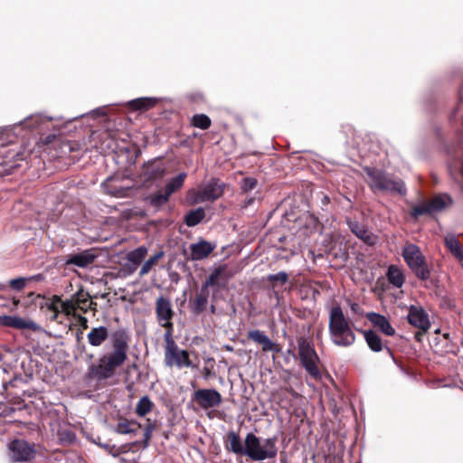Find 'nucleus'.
Listing matches in <instances>:
<instances>
[{
    "label": "nucleus",
    "mask_w": 463,
    "mask_h": 463,
    "mask_svg": "<svg viewBox=\"0 0 463 463\" xmlns=\"http://www.w3.org/2000/svg\"><path fill=\"white\" fill-rule=\"evenodd\" d=\"M424 334V332L422 331H420V332H417L414 335V338L417 342H420L421 341V336L422 335Z\"/></svg>",
    "instance_id": "5fc2aeb1"
},
{
    "label": "nucleus",
    "mask_w": 463,
    "mask_h": 463,
    "mask_svg": "<svg viewBox=\"0 0 463 463\" xmlns=\"http://www.w3.org/2000/svg\"><path fill=\"white\" fill-rule=\"evenodd\" d=\"M248 340L254 342L261 346L264 353L274 352L279 353L280 347L278 344L274 343L269 337L259 329L250 330L247 334Z\"/></svg>",
    "instance_id": "9b49d317"
},
{
    "label": "nucleus",
    "mask_w": 463,
    "mask_h": 463,
    "mask_svg": "<svg viewBox=\"0 0 463 463\" xmlns=\"http://www.w3.org/2000/svg\"><path fill=\"white\" fill-rule=\"evenodd\" d=\"M186 178L185 173H180L175 177L172 178L165 185V192L171 196L172 194L180 190Z\"/></svg>",
    "instance_id": "7c9ffc66"
},
{
    "label": "nucleus",
    "mask_w": 463,
    "mask_h": 463,
    "mask_svg": "<svg viewBox=\"0 0 463 463\" xmlns=\"http://www.w3.org/2000/svg\"><path fill=\"white\" fill-rule=\"evenodd\" d=\"M10 458L14 462H29L36 455L34 446L24 439H14L9 444Z\"/></svg>",
    "instance_id": "6e6552de"
},
{
    "label": "nucleus",
    "mask_w": 463,
    "mask_h": 463,
    "mask_svg": "<svg viewBox=\"0 0 463 463\" xmlns=\"http://www.w3.org/2000/svg\"><path fill=\"white\" fill-rule=\"evenodd\" d=\"M224 192V183L220 179L212 178L200 191L202 201H214L221 197Z\"/></svg>",
    "instance_id": "f8f14e48"
},
{
    "label": "nucleus",
    "mask_w": 463,
    "mask_h": 463,
    "mask_svg": "<svg viewBox=\"0 0 463 463\" xmlns=\"http://www.w3.org/2000/svg\"><path fill=\"white\" fill-rule=\"evenodd\" d=\"M60 304H61V312L64 313L66 316H71V315L75 316L74 312L77 309H76V306H75L72 296L69 299H66L64 301L61 300V302H60Z\"/></svg>",
    "instance_id": "79ce46f5"
},
{
    "label": "nucleus",
    "mask_w": 463,
    "mask_h": 463,
    "mask_svg": "<svg viewBox=\"0 0 463 463\" xmlns=\"http://www.w3.org/2000/svg\"><path fill=\"white\" fill-rule=\"evenodd\" d=\"M352 232L367 245L373 246L377 241V236L372 233L364 224L358 222L348 221Z\"/></svg>",
    "instance_id": "f3484780"
},
{
    "label": "nucleus",
    "mask_w": 463,
    "mask_h": 463,
    "mask_svg": "<svg viewBox=\"0 0 463 463\" xmlns=\"http://www.w3.org/2000/svg\"><path fill=\"white\" fill-rule=\"evenodd\" d=\"M6 288L5 285H0V289H5Z\"/></svg>",
    "instance_id": "338daca9"
},
{
    "label": "nucleus",
    "mask_w": 463,
    "mask_h": 463,
    "mask_svg": "<svg viewBox=\"0 0 463 463\" xmlns=\"http://www.w3.org/2000/svg\"><path fill=\"white\" fill-rule=\"evenodd\" d=\"M163 251H159L156 253L154 256L150 257L147 260H146L141 267L139 276L143 277L146 274H147L152 269V267L156 265L158 262V260L163 257Z\"/></svg>",
    "instance_id": "ea45409f"
},
{
    "label": "nucleus",
    "mask_w": 463,
    "mask_h": 463,
    "mask_svg": "<svg viewBox=\"0 0 463 463\" xmlns=\"http://www.w3.org/2000/svg\"><path fill=\"white\" fill-rule=\"evenodd\" d=\"M110 336L112 351L102 354L98 363L88 366L84 378L99 382L113 377L117 370L128 359L130 335L124 328H119L109 335V328L104 326L93 327L87 335L89 344L94 347L101 346Z\"/></svg>",
    "instance_id": "f257e3e1"
},
{
    "label": "nucleus",
    "mask_w": 463,
    "mask_h": 463,
    "mask_svg": "<svg viewBox=\"0 0 463 463\" xmlns=\"http://www.w3.org/2000/svg\"><path fill=\"white\" fill-rule=\"evenodd\" d=\"M366 317L374 326L378 327L383 334L389 336L395 335V329L384 316L371 312L366 315Z\"/></svg>",
    "instance_id": "a211bd4d"
},
{
    "label": "nucleus",
    "mask_w": 463,
    "mask_h": 463,
    "mask_svg": "<svg viewBox=\"0 0 463 463\" xmlns=\"http://www.w3.org/2000/svg\"><path fill=\"white\" fill-rule=\"evenodd\" d=\"M364 336V340L369 348L373 352H381L383 349V345L381 337L373 330H360Z\"/></svg>",
    "instance_id": "b1692460"
},
{
    "label": "nucleus",
    "mask_w": 463,
    "mask_h": 463,
    "mask_svg": "<svg viewBox=\"0 0 463 463\" xmlns=\"http://www.w3.org/2000/svg\"><path fill=\"white\" fill-rule=\"evenodd\" d=\"M193 402L203 410H208L220 406L222 398L215 389H198L193 394Z\"/></svg>",
    "instance_id": "1a4fd4ad"
},
{
    "label": "nucleus",
    "mask_w": 463,
    "mask_h": 463,
    "mask_svg": "<svg viewBox=\"0 0 463 463\" xmlns=\"http://www.w3.org/2000/svg\"><path fill=\"white\" fill-rule=\"evenodd\" d=\"M215 249V245L211 242L201 240L197 243H193L190 246L192 260H200L207 258Z\"/></svg>",
    "instance_id": "dca6fc26"
},
{
    "label": "nucleus",
    "mask_w": 463,
    "mask_h": 463,
    "mask_svg": "<svg viewBox=\"0 0 463 463\" xmlns=\"http://www.w3.org/2000/svg\"><path fill=\"white\" fill-rule=\"evenodd\" d=\"M364 171L367 175V184L373 192H383L391 194H399L403 195L406 194V187L403 181L394 177L386 171L371 166L364 167Z\"/></svg>",
    "instance_id": "7ed1b4c3"
},
{
    "label": "nucleus",
    "mask_w": 463,
    "mask_h": 463,
    "mask_svg": "<svg viewBox=\"0 0 463 463\" xmlns=\"http://www.w3.org/2000/svg\"><path fill=\"white\" fill-rule=\"evenodd\" d=\"M87 357H88L89 359H92V358H93V354H87Z\"/></svg>",
    "instance_id": "0e129e2a"
},
{
    "label": "nucleus",
    "mask_w": 463,
    "mask_h": 463,
    "mask_svg": "<svg viewBox=\"0 0 463 463\" xmlns=\"http://www.w3.org/2000/svg\"><path fill=\"white\" fill-rule=\"evenodd\" d=\"M225 267L219 266L214 269L209 275L203 287L209 289L210 287L217 288V289L224 288L226 285V279L224 278Z\"/></svg>",
    "instance_id": "aec40b11"
},
{
    "label": "nucleus",
    "mask_w": 463,
    "mask_h": 463,
    "mask_svg": "<svg viewBox=\"0 0 463 463\" xmlns=\"http://www.w3.org/2000/svg\"><path fill=\"white\" fill-rule=\"evenodd\" d=\"M191 125L194 128L206 130L211 127L212 120L205 114H195L191 118Z\"/></svg>",
    "instance_id": "e433bc0d"
},
{
    "label": "nucleus",
    "mask_w": 463,
    "mask_h": 463,
    "mask_svg": "<svg viewBox=\"0 0 463 463\" xmlns=\"http://www.w3.org/2000/svg\"><path fill=\"white\" fill-rule=\"evenodd\" d=\"M141 425L135 420L120 419L116 426V431L119 434H136Z\"/></svg>",
    "instance_id": "bb28decb"
},
{
    "label": "nucleus",
    "mask_w": 463,
    "mask_h": 463,
    "mask_svg": "<svg viewBox=\"0 0 463 463\" xmlns=\"http://www.w3.org/2000/svg\"><path fill=\"white\" fill-rule=\"evenodd\" d=\"M128 273H133L136 269H133V264L131 266L127 267Z\"/></svg>",
    "instance_id": "4d7b16f0"
},
{
    "label": "nucleus",
    "mask_w": 463,
    "mask_h": 463,
    "mask_svg": "<svg viewBox=\"0 0 463 463\" xmlns=\"http://www.w3.org/2000/svg\"><path fill=\"white\" fill-rule=\"evenodd\" d=\"M164 340L165 343V362L166 360H170V357H175L177 352L180 350L178 345H176L173 336H170L168 333L166 335H164Z\"/></svg>",
    "instance_id": "f704fd0d"
},
{
    "label": "nucleus",
    "mask_w": 463,
    "mask_h": 463,
    "mask_svg": "<svg viewBox=\"0 0 463 463\" xmlns=\"http://www.w3.org/2000/svg\"><path fill=\"white\" fill-rule=\"evenodd\" d=\"M59 437L61 441L68 442L70 444L73 443L76 439L75 433L70 430L60 431Z\"/></svg>",
    "instance_id": "a18cd8bd"
},
{
    "label": "nucleus",
    "mask_w": 463,
    "mask_h": 463,
    "mask_svg": "<svg viewBox=\"0 0 463 463\" xmlns=\"http://www.w3.org/2000/svg\"><path fill=\"white\" fill-rule=\"evenodd\" d=\"M165 364L170 367L174 365L179 368L183 366H192V361L190 360L189 353L186 350H179L175 357H170V360H166Z\"/></svg>",
    "instance_id": "393cba45"
},
{
    "label": "nucleus",
    "mask_w": 463,
    "mask_h": 463,
    "mask_svg": "<svg viewBox=\"0 0 463 463\" xmlns=\"http://www.w3.org/2000/svg\"><path fill=\"white\" fill-rule=\"evenodd\" d=\"M12 301H13V306L14 307L12 308V310L17 308V307L19 306L20 304V299L16 298H12Z\"/></svg>",
    "instance_id": "603ef678"
},
{
    "label": "nucleus",
    "mask_w": 463,
    "mask_h": 463,
    "mask_svg": "<svg viewBox=\"0 0 463 463\" xmlns=\"http://www.w3.org/2000/svg\"><path fill=\"white\" fill-rule=\"evenodd\" d=\"M277 438L265 439L263 442L252 432L246 435L244 455L253 461L275 458L278 454Z\"/></svg>",
    "instance_id": "20e7f679"
},
{
    "label": "nucleus",
    "mask_w": 463,
    "mask_h": 463,
    "mask_svg": "<svg viewBox=\"0 0 463 463\" xmlns=\"http://www.w3.org/2000/svg\"><path fill=\"white\" fill-rule=\"evenodd\" d=\"M386 277L388 281L395 288H402L405 282L402 271L396 265L389 266Z\"/></svg>",
    "instance_id": "a878e982"
},
{
    "label": "nucleus",
    "mask_w": 463,
    "mask_h": 463,
    "mask_svg": "<svg viewBox=\"0 0 463 463\" xmlns=\"http://www.w3.org/2000/svg\"><path fill=\"white\" fill-rule=\"evenodd\" d=\"M43 279V277L42 274H38V275H35V276H33L30 278L19 277V278L13 279L9 280L8 286L13 290L21 291L24 288L27 281H32V280L39 281Z\"/></svg>",
    "instance_id": "2f4dec72"
},
{
    "label": "nucleus",
    "mask_w": 463,
    "mask_h": 463,
    "mask_svg": "<svg viewBox=\"0 0 463 463\" xmlns=\"http://www.w3.org/2000/svg\"><path fill=\"white\" fill-rule=\"evenodd\" d=\"M208 298L209 289L202 286L200 291L197 292L189 301L190 311L193 315L199 316L206 310L208 305Z\"/></svg>",
    "instance_id": "ddd939ff"
},
{
    "label": "nucleus",
    "mask_w": 463,
    "mask_h": 463,
    "mask_svg": "<svg viewBox=\"0 0 463 463\" xmlns=\"http://www.w3.org/2000/svg\"><path fill=\"white\" fill-rule=\"evenodd\" d=\"M97 255L92 250H85L77 254H71L65 261L66 266L74 265L79 268H86L91 265L96 260Z\"/></svg>",
    "instance_id": "2eb2a0df"
},
{
    "label": "nucleus",
    "mask_w": 463,
    "mask_h": 463,
    "mask_svg": "<svg viewBox=\"0 0 463 463\" xmlns=\"http://www.w3.org/2000/svg\"><path fill=\"white\" fill-rule=\"evenodd\" d=\"M39 123V118L34 117H30L25 118V120L22 123L25 128H35Z\"/></svg>",
    "instance_id": "09e8293b"
},
{
    "label": "nucleus",
    "mask_w": 463,
    "mask_h": 463,
    "mask_svg": "<svg viewBox=\"0 0 463 463\" xmlns=\"http://www.w3.org/2000/svg\"><path fill=\"white\" fill-rule=\"evenodd\" d=\"M255 201L254 197H250L248 199H245V201L241 203V208H247L249 205L252 204Z\"/></svg>",
    "instance_id": "3c124183"
},
{
    "label": "nucleus",
    "mask_w": 463,
    "mask_h": 463,
    "mask_svg": "<svg viewBox=\"0 0 463 463\" xmlns=\"http://www.w3.org/2000/svg\"><path fill=\"white\" fill-rule=\"evenodd\" d=\"M205 217V211L203 207L190 210L184 216V222L188 227L199 224Z\"/></svg>",
    "instance_id": "cd10ccee"
},
{
    "label": "nucleus",
    "mask_w": 463,
    "mask_h": 463,
    "mask_svg": "<svg viewBox=\"0 0 463 463\" xmlns=\"http://www.w3.org/2000/svg\"><path fill=\"white\" fill-rule=\"evenodd\" d=\"M165 174V166L160 158L145 162L138 174V179L143 184L162 179Z\"/></svg>",
    "instance_id": "0eeeda50"
},
{
    "label": "nucleus",
    "mask_w": 463,
    "mask_h": 463,
    "mask_svg": "<svg viewBox=\"0 0 463 463\" xmlns=\"http://www.w3.org/2000/svg\"><path fill=\"white\" fill-rule=\"evenodd\" d=\"M356 307H358V305H357V304H355V303H354V304H353V305H352V307H351V308H352V310H353V311H356Z\"/></svg>",
    "instance_id": "bf43d9fd"
},
{
    "label": "nucleus",
    "mask_w": 463,
    "mask_h": 463,
    "mask_svg": "<svg viewBox=\"0 0 463 463\" xmlns=\"http://www.w3.org/2000/svg\"><path fill=\"white\" fill-rule=\"evenodd\" d=\"M266 279L274 288L278 283L285 285L288 281V275L285 271H280L277 274L268 275Z\"/></svg>",
    "instance_id": "a19ab883"
},
{
    "label": "nucleus",
    "mask_w": 463,
    "mask_h": 463,
    "mask_svg": "<svg viewBox=\"0 0 463 463\" xmlns=\"http://www.w3.org/2000/svg\"><path fill=\"white\" fill-rule=\"evenodd\" d=\"M77 319H78V322L80 323V327L85 330V329H88L89 328V321L87 319V317L81 316V315H79L77 317Z\"/></svg>",
    "instance_id": "8fccbe9b"
},
{
    "label": "nucleus",
    "mask_w": 463,
    "mask_h": 463,
    "mask_svg": "<svg viewBox=\"0 0 463 463\" xmlns=\"http://www.w3.org/2000/svg\"><path fill=\"white\" fill-rule=\"evenodd\" d=\"M444 337H445L446 339H449V334H448V333H447V334H444Z\"/></svg>",
    "instance_id": "69168bd1"
},
{
    "label": "nucleus",
    "mask_w": 463,
    "mask_h": 463,
    "mask_svg": "<svg viewBox=\"0 0 463 463\" xmlns=\"http://www.w3.org/2000/svg\"><path fill=\"white\" fill-rule=\"evenodd\" d=\"M164 340L165 343V362L166 360H170V357H175L177 352L180 350L178 345H176L173 336H170L168 333L166 335H164Z\"/></svg>",
    "instance_id": "c9c22d12"
},
{
    "label": "nucleus",
    "mask_w": 463,
    "mask_h": 463,
    "mask_svg": "<svg viewBox=\"0 0 463 463\" xmlns=\"http://www.w3.org/2000/svg\"><path fill=\"white\" fill-rule=\"evenodd\" d=\"M82 331L80 329L76 332V340L78 343H80L82 340Z\"/></svg>",
    "instance_id": "864d4df0"
},
{
    "label": "nucleus",
    "mask_w": 463,
    "mask_h": 463,
    "mask_svg": "<svg viewBox=\"0 0 463 463\" xmlns=\"http://www.w3.org/2000/svg\"><path fill=\"white\" fill-rule=\"evenodd\" d=\"M402 257L412 273L421 281L430 277V269L420 249L412 243L406 244L402 250Z\"/></svg>",
    "instance_id": "423d86ee"
},
{
    "label": "nucleus",
    "mask_w": 463,
    "mask_h": 463,
    "mask_svg": "<svg viewBox=\"0 0 463 463\" xmlns=\"http://www.w3.org/2000/svg\"><path fill=\"white\" fill-rule=\"evenodd\" d=\"M328 331L332 342L337 346L348 347L356 340L352 324L339 305L333 306L330 309Z\"/></svg>",
    "instance_id": "f03ea898"
},
{
    "label": "nucleus",
    "mask_w": 463,
    "mask_h": 463,
    "mask_svg": "<svg viewBox=\"0 0 463 463\" xmlns=\"http://www.w3.org/2000/svg\"><path fill=\"white\" fill-rule=\"evenodd\" d=\"M147 250L141 246L128 254V260L133 264V269H137L142 260L145 259Z\"/></svg>",
    "instance_id": "473e14b6"
},
{
    "label": "nucleus",
    "mask_w": 463,
    "mask_h": 463,
    "mask_svg": "<svg viewBox=\"0 0 463 463\" xmlns=\"http://www.w3.org/2000/svg\"><path fill=\"white\" fill-rule=\"evenodd\" d=\"M60 302H61V298L60 296L53 295L52 298H51V302L45 304L47 309L53 312V320H55L58 317V315L61 312L58 307V304H60Z\"/></svg>",
    "instance_id": "c03bdc74"
},
{
    "label": "nucleus",
    "mask_w": 463,
    "mask_h": 463,
    "mask_svg": "<svg viewBox=\"0 0 463 463\" xmlns=\"http://www.w3.org/2000/svg\"><path fill=\"white\" fill-rule=\"evenodd\" d=\"M76 309H80L83 313H87L89 309L92 308V305L97 304L90 300V295L80 288L76 293L72 295Z\"/></svg>",
    "instance_id": "4be33fe9"
},
{
    "label": "nucleus",
    "mask_w": 463,
    "mask_h": 463,
    "mask_svg": "<svg viewBox=\"0 0 463 463\" xmlns=\"http://www.w3.org/2000/svg\"><path fill=\"white\" fill-rule=\"evenodd\" d=\"M153 405L148 396H143L137 403L136 413L140 417H144L151 411Z\"/></svg>",
    "instance_id": "4c0bfd02"
},
{
    "label": "nucleus",
    "mask_w": 463,
    "mask_h": 463,
    "mask_svg": "<svg viewBox=\"0 0 463 463\" xmlns=\"http://www.w3.org/2000/svg\"><path fill=\"white\" fill-rule=\"evenodd\" d=\"M258 180L254 177H245L240 183V188L242 193H248L256 188Z\"/></svg>",
    "instance_id": "37998d69"
},
{
    "label": "nucleus",
    "mask_w": 463,
    "mask_h": 463,
    "mask_svg": "<svg viewBox=\"0 0 463 463\" xmlns=\"http://www.w3.org/2000/svg\"><path fill=\"white\" fill-rule=\"evenodd\" d=\"M407 319L410 325L424 333L430 327L429 315L422 307L411 305L409 307Z\"/></svg>",
    "instance_id": "9d476101"
},
{
    "label": "nucleus",
    "mask_w": 463,
    "mask_h": 463,
    "mask_svg": "<svg viewBox=\"0 0 463 463\" xmlns=\"http://www.w3.org/2000/svg\"><path fill=\"white\" fill-rule=\"evenodd\" d=\"M57 139V136L55 134H49L46 136H42L40 137V143L43 146L52 144Z\"/></svg>",
    "instance_id": "de8ad7c7"
},
{
    "label": "nucleus",
    "mask_w": 463,
    "mask_h": 463,
    "mask_svg": "<svg viewBox=\"0 0 463 463\" xmlns=\"http://www.w3.org/2000/svg\"><path fill=\"white\" fill-rule=\"evenodd\" d=\"M429 202L431 213H437L441 212L445 210L446 208L449 207L453 200L452 198L447 194H440L435 195L432 199H430Z\"/></svg>",
    "instance_id": "5701e85b"
},
{
    "label": "nucleus",
    "mask_w": 463,
    "mask_h": 463,
    "mask_svg": "<svg viewBox=\"0 0 463 463\" xmlns=\"http://www.w3.org/2000/svg\"><path fill=\"white\" fill-rule=\"evenodd\" d=\"M150 427H147L146 430V433H145V437H146V439H150Z\"/></svg>",
    "instance_id": "6e6d98bb"
},
{
    "label": "nucleus",
    "mask_w": 463,
    "mask_h": 463,
    "mask_svg": "<svg viewBox=\"0 0 463 463\" xmlns=\"http://www.w3.org/2000/svg\"><path fill=\"white\" fill-rule=\"evenodd\" d=\"M445 246L449 250L451 254L458 260L463 256V248L459 242V241L454 237L453 235H449L445 237Z\"/></svg>",
    "instance_id": "c85d7f7f"
},
{
    "label": "nucleus",
    "mask_w": 463,
    "mask_h": 463,
    "mask_svg": "<svg viewBox=\"0 0 463 463\" xmlns=\"http://www.w3.org/2000/svg\"><path fill=\"white\" fill-rule=\"evenodd\" d=\"M210 309H211V313L214 314L215 310H216V307H215L214 305H211Z\"/></svg>",
    "instance_id": "13d9d810"
},
{
    "label": "nucleus",
    "mask_w": 463,
    "mask_h": 463,
    "mask_svg": "<svg viewBox=\"0 0 463 463\" xmlns=\"http://www.w3.org/2000/svg\"><path fill=\"white\" fill-rule=\"evenodd\" d=\"M110 193H111V194H115V195H118V191H115V192H114V191H111Z\"/></svg>",
    "instance_id": "774afa93"
},
{
    "label": "nucleus",
    "mask_w": 463,
    "mask_h": 463,
    "mask_svg": "<svg viewBox=\"0 0 463 463\" xmlns=\"http://www.w3.org/2000/svg\"><path fill=\"white\" fill-rule=\"evenodd\" d=\"M162 327L165 328V332L164 335H166L168 333L170 334V336H173V331H174V324L172 320H163L162 323H158Z\"/></svg>",
    "instance_id": "49530a36"
},
{
    "label": "nucleus",
    "mask_w": 463,
    "mask_h": 463,
    "mask_svg": "<svg viewBox=\"0 0 463 463\" xmlns=\"http://www.w3.org/2000/svg\"><path fill=\"white\" fill-rule=\"evenodd\" d=\"M224 447L228 451L234 454L244 455L243 449L245 448V444H242L240 435L233 430L226 434L224 438Z\"/></svg>",
    "instance_id": "412c9836"
},
{
    "label": "nucleus",
    "mask_w": 463,
    "mask_h": 463,
    "mask_svg": "<svg viewBox=\"0 0 463 463\" xmlns=\"http://www.w3.org/2000/svg\"><path fill=\"white\" fill-rule=\"evenodd\" d=\"M155 311L158 323H162L163 320H173L175 317V311L170 299L163 296L156 298Z\"/></svg>",
    "instance_id": "4468645a"
},
{
    "label": "nucleus",
    "mask_w": 463,
    "mask_h": 463,
    "mask_svg": "<svg viewBox=\"0 0 463 463\" xmlns=\"http://www.w3.org/2000/svg\"><path fill=\"white\" fill-rule=\"evenodd\" d=\"M298 357L301 366L314 379L320 378V358L314 343L303 336L298 338Z\"/></svg>",
    "instance_id": "39448f33"
},
{
    "label": "nucleus",
    "mask_w": 463,
    "mask_h": 463,
    "mask_svg": "<svg viewBox=\"0 0 463 463\" xmlns=\"http://www.w3.org/2000/svg\"><path fill=\"white\" fill-rule=\"evenodd\" d=\"M0 326L12 327L15 329H32L34 330L36 326L33 321H26L19 317L0 316Z\"/></svg>",
    "instance_id": "6ab92c4d"
},
{
    "label": "nucleus",
    "mask_w": 463,
    "mask_h": 463,
    "mask_svg": "<svg viewBox=\"0 0 463 463\" xmlns=\"http://www.w3.org/2000/svg\"><path fill=\"white\" fill-rule=\"evenodd\" d=\"M170 196L164 191H157L150 194L146 200L150 206L159 210L163 205L168 203Z\"/></svg>",
    "instance_id": "c756f323"
},
{
    "label": "nucleus",
    "mask_w": 463,
    "mask_h": 463,
    "mask_svg": "<svg viewBox=\"0 0 463 463\" xmlns=\"http://www.w3.org/2000/svg\"><path fill=\"white\" fill-rule=\"evenodd\" d=\"M429 202H422L420 204L413 205L411 209L410 215L412 219L417 220L423 214H431Z\"/></svg>",
    "instance_id": "58836bf2"
},
{
    "label": "nucleus",
    "mask_w": 463,
    "mask_h": 463,
    "mask_svg": "<svg viewBox=\"0 0 463 463\" xmlns=\"http://www.w3.org/2000/svg\"><path fill=\"white\" fill-rule=\"evenodd\" d=\"M128 105L134 110H147L156 105V100L150 98H139L129 101Z\"/></svg>",
    "instance_id": "72a5a7b5"
},
{
    "label": "nucleus",
    "mask_w": 463,
    "mask_h": 463,
    "mask_svg": "<svg viewBox=\"0 0 463 463\" xmlns=\"http://www.w3.org/2000/svg\"><path fill=\"white\" fill-rule=\"evenodd\" d=\"M385 349L387 350V352H388L391 355H392V350H391L389 347H387V346H386V347H385Z\"/></svg>",
    "instance_id": "e2e57ef3"
},
{
    "label": "nucleus",
    "mask_w": 463,
    "mask_h": 463,
    "mask_svg": "<svg viewBox=\"0 0 463 463\" xmlns=\"http://www.w3.org/2000/svg\"><path fill=\"white\" fill-rule=\"evenodd\" d=\"M458 260L459 261L460 265L463 267V255H462V258H459Z\"/></svg>",
    "instance_id": "680f3d73"
},
{
    "label": "nucleus",
    "mask_w": 463,
    "mask_h": 463,
    "mask_svg": "<svg viewBox=\"0 0 463 463\" xmlns=\"http://www.w3.org/2000/svg\"><path fill=\"white\" fill-rule=\"evenodd\" d=\"M316 295H319V291L317 289L313 290V297L315 298Z\"/></svg>",
    "instance_id": "052dcab7"
}]
</instances>
